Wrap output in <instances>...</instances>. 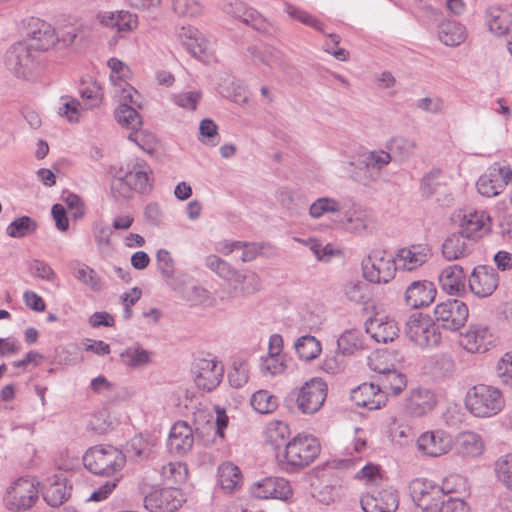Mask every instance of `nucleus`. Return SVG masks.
Returning <instances> with one entry per match:
<instances>
[{
    "mask_svg": "<svg viewBox=\"0 0 512 512\" xmlns=\"http://www.w3.org/2000/svg\"><path fill=\"white\" fill-rule=\"evenodd\" d=\"M327 397V384L318 377L305 382L300 388L292 390L285 399L286 406L292 412L312 415L323 406Z\"/></svg>",
    "mask_w": 512,
    "mask_h": 512,
    "instance_id": "1",
    "label": "nucleus"
},
{
    "mask_svg": "<svg viewBox=\"0 0 512 512\" xmlns=\"http://www.w3.org/2000/svg\"><path fill=\"white\" fill-rule=\"evenodd\" d=\"M465 405L469 412L479 418H489L502 411L505 400L500 389L479 384L470 388L465 397Z\"/></svg>",
    "mask_w": 512,
    "mask_h": 512,
    "instance_id": "2",
    "label": "nucleus"
},
{
    "mask_svg": "<svg viewBox=\"0 0 512 512\" xmlns=\"http://www.w3.org/2000/svg\"><path fill=\"white\" fill-rule=\"evenodd\" d=\"M83 463L93 474L112 476L123 469L126 456L114 446L96 445L85 452Z\"/></svg>",
    "mask_w": 512,
    "mask_h": 512,
    "instance_id": "3",
    "label": "nucleus"
},
{
    "mask_svg": "<svg viewBox=\"0 0 512 512\" xmlns=\"http://www.w3.org/2000/svg\"><path fill=\"white\" fill-rule=\"evenodd\" d=\"M321 450L319 441L309 434H298L285 445L281 464L288 471H294L310 465Z\"/></svg>",
    "mask_w": 512,
    "mask_h": 512,
    "instance_id": "4",
    "label": "nucleus"
},
{
    "mask_svg": "<svg viewBox=\"0 0 512 512\" xmlns=\"http://www.w3.org/2000/svg\"><path fill=\"white\" fill-rule=\"evenodd\" d=\"M40 483L34 477L24 476L12 480L3 496L5 508L11 512L31 509L39 499Z\"/></svg>",
    "mask_w": 512,
    "mask_h": 512,
    "instance_id": "5",
    "label": "nucleus"
},
{
    "mask_svg": "<svg viewBox=\"0 0 512 512\" xmlns=\"http://www.w3.org/2000/svg\"><path fill=\"white\" fill-rule=\"evenodd\" d=\"M4 65L16 78L30 80L39 67L38 55L28 41H18L6 51Z\"/></svg>",
    "mask_w": 512,
    "mask_h": 512,
    "instance_id": "6",
    "label": "nucleus"
},
{
    "mask_svg": "<svg viewBox=\"0 0 512 512\" xmlns=\"http://www.w3.org/2000/svg\"><path fill=\"white\" fill-rule=\"evenodd\" d=\"M113 182L112 187L123 197H130L133 191L146 193L152 187V170L143 160L128 163L125 170Z\"/></svg>",
    "mask_w": 512,
    "mask_h": 512,
    "instance_id": "7",
    "label": "nucleus"
},
{
    "mask_svg": "<svg viewBox=\"0 0 512 512\" xmlns=\"http://www.w3.org/2000/svg\"><path fill=\"white\" fill-rule=\"evenodd\" d=\"M405 334L410 341L421 348L436 346L441 340V333L428 315L412 314L406 322Z\"/></svg>",
    "mask_w": 512,
    "mask_h": 512,
    "instance_id": "8",
    "label": "nucleus"
},
{
    "mask_svg": "<svg viewBox=\"0 0 512 512\" xmlns=\"http://www.w3.org/2000/svg\"><path fill=\"white\" fill-rule=\"evenodd\" d=\"M224 366L215 357L198 358L192 366V376L198 389L211 392L222 381Z\"/></svg>",
    "mask_w": 512,
    "mask_h": 512,
    "instance_id": "9",
    "label": "nucleus"
},
{
    "mask_svg": "<svg viewBox=\"0 0 512 512\" xmlns=\"http://www.w3.org/2000/svg\"><path fill=\"white\" fill-rule=\"evenodd\" d=\"M409 493L415 505L425 512H437L439 505L443 504V490L426 479L412 480Z\"/></svg>",
    "mask_w": 512,
    "mask_h": 512,
    "instance_id": "10",
    "label": "nucleus"
},
{
    "mask_svg": "<svg viewBox=\"0 0 512 512\" xmlns=\"http://www.w3.org/2000/svg\"><path fill=\"white\" fill-rule=\"evenodd\" d=\"M362 269L367 281L379 284L393 279L397 267L394 257L375 251L362 261Z\"/></svg>",
    "mask_w": 512,
    "mask_h": 512,
    "instance_id": "11",
    "label": "nucleus"
},
{
    "mask_svg": "<svg viewBox=\"0 0 512 512\" xmlns=\"http://www.w3.org/2000/svg\"><path fill=\"white\" fill-rule=\"evenodd\" d=\"M27 40L34 52H45L60 43L56 29L47 21L32 17L27 22Z\"/></svg>",
    "mask_w": 512,
    "mask_h": 512,
    "instance_id": "12",
    "label": "nucleus"
},
{
    "mask_svg": "<svg viewBox=\"0 0 512 512\" xmlns=\"http://www.w3.org/2000/svg\"><path fill=\"white\" fill-rule=\"evenodd\" d=\"M110 69L109 79L113 86V93L118 100L130 101L136 103L135 97L138 92L130 85L132 77L131 70L127 64L118 58L112 57L107 61Z\"/></svg>",
    "mask_w": 512,
    "mask_h": 512,
    "instance_id": "13",
    "label": "nucleus"
},
{
    "mask_svg": "<svg viewBox=\"0 0 512 512\" xmlns=\"http://www.w3.org/2000/svg\"><path fill=\"white\" fill-rule=\"evenodd\" d=\"M184 502L182 491L173 487L153 488L144 497V507L150 512H175Z\"/></svg>",
    "mask_w": 512,
    "mask_h": 512,
    "instance_id": "14",
    "label": "nucleus"
},
{
    "mask_svg": "<svg viewBox=\"0 0 512 512\" xmlns=\"http://www.w3.org/2000/svg\"><path fill=\"white\" fill-rule=\"evenodd\" d=\"M469 316L467 305L458 299H449L434 309L435 320L444 329L457 331L464 326Z\"/></svg>",
    "mask_w": 512,
    "mask_h": 512,
    "instance_id": "15",
    "label": "nucleus"
},
{
    "mask_svg": "<svg viewBox=\"0 0 512 512\" xmlns=\"http://www.w3.org/2000/svg\"><path fill=\"white\" fill-rule=\"evenodd\" d=\"M96 20L101 26L114 31L119 38H126L139 24L138 16L128 10L100 11Z\"/></svg>",
    "mask_w": 512,
    "mask_h": 512,
    "instance_id": "16",
    "label": "nucleus"
},
{
    "mask_svg": "<svg viewBox=\"0 0 512 512\" xmlns=\"http://www.w3.org/2000/svg\"><path fill=\"white\" fill-rule=\"evenodd\" d=\"M283 338L280 334H272L268 342V353L262 356L259 372L263 377H275L286 370L285 356L283 355Z\"/></svg>",
    "mask_w": 512,
    "mask_h": 512,
    "instance_id": "17",
    "label": "nucleus"
},
{
    "mask_svg": "<svg viewBox=\"0 0 512 512\" xmlns=\"http://www.w3.org/2000/svg\"><path fill=\"white\" fill-rule=\"evenodd\" d=\"M499 274L489 265H478L472 270L468 284L470 291L478 298L491 296L499 286Z\"/></svg>",
    "mask_w": 512,
    "mask_h": 512,
    "instance_id": "18",
    "label": "nucleus"
},
{
    "mask_svg": "<svg viewBox=\"0 0 512 512\" xmlns=\"http://www.w3.org/2000/svg\"><path fill=\"white\" fill-rule=\"evenodd\" d=\"M511 181L512 170L496 164L478 179L476 187L481 195L493 197L500 194Z\"/></svg>",
    "mask_w": 512,
    "mask_h": 512,
    "instance_id": "19",
    "label": "nucleus"
},
{
    "mask_svg": "<svg viewBox=\"0 0 512 512\" xmlns=\"http://www.w3.org/2000/svg\"><path fill=\"white\" fill-rule=\"evenodd\" d=\"M496 338L490 329L482 324H472L461 336V345L470 353H485L495 346Z\"/></svg>",
    "mask_w": 512,
    "mask_h": 512,
    "instance_id": "20",
    "label": "nucleus"
},
{
    "mask_svg": "<svg viewBox=\"0 0 512 512\" xmlns=\"http://www.w3.org/2000/svg\"><path fill=\"white\" fill-rule=\"evenodd\" d=\"M194 445V430L188 422L176 421L169 432L167 447L173 454L184 456L188 454Z\"/></svg>",
    "mask_w": 512,
    "mask_h": 512,
    "instance_id": "21",
    "label": "nucleus"
},
{
    "mask_svg": "<svg viewBox=\"0 0 512 512\" xmlns=\"http://www.w3.org/2000/svg\"><path fill=\"white\" fill-rule=\"evenodd\" d=\"M431 250L426 244H414L398 250L394 257L397 269L412 271L426 263Z\"/></svg>",
    "mask_w": 512,
    "mask_h": 512,
    "instance_id": "22",
    "label": "nucleus"
},
{
    "mask_svg": "<svg viewBox=\"0 0 512 512\" xmlns=\"http://www.w3.org/2000/svg\"><path fill=\"white\" fill-rule=\"evenodd\" d=\"M417 446L424 454L437 457L451 449L452 438L443 430L427 431L420 435Z\"/></svg>",
    "mask_w": 512,
    "mask_h": 512,
    "instance_id": "23",
    "label": "nucleus"
},
{
    "mask_svg": "<svg viewBox=\"0 0 512 512\" xmlns=\"http://www.w3.org/2000/svg\"><path fill=\"white\" fill-rule=\"evenodd\" d=\"M435 285L427 280L411 282L405 291V303L411 308L418 309L430 305L436 296Z\"/></svg>",
    "mask_w": 512,
    "mask_h": 512,
    "instance_id": "24",
    "label": "nucleus"
},
{
    "mask_svg": "<svg viewBox=\"0 0 512 512\" xmlns=\"http://www.w3.org/2000/svg\"><path fill=\"white\" fill-rule=\"evenodd\" d=\"M351 399L357 406L368 410L379 409L386 403L385 394L375 380L371 383H362L353 389Z\"/></svg>",
    "mask_w": 512,
    "mask_h": 512,
    "instance_id": "25",
    "label": "nucleus"
},
{
    "mask_svg": "<svg viewBox=\"0 0 512 512\" xmlns=\"http://www.w3.org/2000/svg\"><path fill=\"white\" fill-rule=\"evenodd\" d=\"M398 495L392 489H383L366 495L361 500L365 512H395L398 508Z\"/></svg>",
    "mask_w": 512,
    "mask_h": 512,
    "instance_id": "26",
    "label": "nucleus"
},
{
    "mask_svg": "<svg viewBox=\"0 0 512 512\" xmlns=\"http://www.w3.org/2000/svg\"><path fill=\"white\" fill-rule=\"evenodd\" d=\"M436 397L433 391L427 388H416L410 391L405 400V409L412 416L420 417L433 410Z\"/></svg>",
    "mask_w": 512,
    "mask_h": 512,
    "instance_id": "27",
    "label": "nucleus"
},
{
    "mask_svg": "<svg viewBox=\"0 0 512 512\" xmlns=\"http://www.w3.org/2000/svg\"><path fill=\"white\" fill-rule=\"evenodd\" d=\"M292 488L284 478L266 477L258 481V498L286 501L292 497Z\"/></svg>",
    "mask_w": 512,
    "mask_h": 512,
    "instance_id": "28",
    "label": "nucleus"
},
{
    "mask_svg": "<svg viewBox=\"0 0 512 512\" xmlns=\"http://www.w3.org/2000/svg\"><path fill=\"white\" fill-rule=\"evenodd\" d=\"M71 493V486L62 475H55L49 478L45 484L43 497L46 503L52 507L62 505L68 500Z\"/></svg>",
    "mask_w": 512,
    "mask_h": 512,
    "instance_id": "29",
    "label": "nucleus"
},
{
    "mask_svg": "<svg viewBox=\"0 0 512 512\" xmlns=\"http://www.w3.org/2000/svg\"><path fill=\"white\" fill-rule=\"evenodd\" d=\"M489 216L483 211H474L465 214L461 220V233L475 241L489 230Z\"/></svg>",
    "mask_w": 512,
    "mask_h": 512,
    "instance_id": "30",
    "label": "nucleus"
},
{
    "mask_svg": "<svg viewBox=\"0 0 512 512\" xmlns=\"http://www.w3.org/2000/svg\"><path fill=\"white\" fill-rule=\"evenodd\" d=\"M455 450L462 457L476 458L483 454L484 441L474 431H463L456 437Z\"/></svg>",
    "mask_w": 512,
    "mask_h": 512,
    "instance_id": "31",
    "label": "nucleus"
},
{
    "mask_svg": "<svg viewBox=\"0 0 512 512\" xmlns=\"http://www.w3.org/2000/svg\"><path fill=\"white\" fill-rule=\"evenodd\" d=\"M473 242L461 232L451 234L442 245L443 256L449 261L465 257L471 253Z\"/></svg>",
    "mask_w": 512,
    "mask_h": 512,
    "instance_id": "32",
    "label": "nucleus"
},
{
    "mask_svg": "<svg viewBox=\"0 0 512 512\" xmlns=\"http://www.w3.org/2000/svg\"><path fill=\"white\" fill-rule=\"evenodd\" d=\"M218 484L226 493H233L241 488L243 475L238 466L232 462H224L217 469Z\"/></svg>",
    "mask_w": 512,
    "mask_h": 512,
    "instance_id": "33",
    "label": "nucleus"
},
{
    "mask_svg": "<svg viewBox=\"0 0 512 512\" xmlns=\"http://www.w3.org/2000/svg\"><path fill=\"white\" fill-rule=\"evenodd\" d=\"M464 280V270L457 264L444 268L439 276L442 289L450 295H458L464 291Z\"/></svg>",
    "mask_w": 512,
    "mask_h": 512,
    "instance_id": "34",
    "label": "nucleus"
},
{
    "mask_svg": "<svg viewBox=\"0 0 512 512\" xmlns=\"http://www.w3.org/2000/svg\"><path fill=\"white\" fill-rule=\"evenodd\" d=\"M367 333L377 342H392L397 336L399 329L396 322L389 318H376L371 320L366 327Z\"/></svg>",
    "mask_w": 512,
    "mask_h": 512,
    "instance_id": "35",
    "label": "nucleus"
},
{
    "mask_svg": "<svg viewBox=\"0 0 512 512\" xmlns=\"http://www.w3.org/2000/svg\"><path fill=\"white\" fill-rule=\"evenodd\" d=\"M175 37L180 44L193 56H199L204 51V39L197 28L181 26L176 28Z\"/></svg>",
    "mask_w": 512,
    "mask_h": 512,
    "instance_id": "36",
    "label": "nucleus"
},
{
    "mask_svg": "<svg viewBox=\"0 0 512 512\" xmlns=\"http://www.w3.org/2000/svg\"><path fill=\"white\" fill-rule=\"evenodd\" d=\"M374 378L378 387L385 394V398L389 393L395 396L400 394L407 385L406 376L395 368L387 370L383 375H376Z\"/></svg>",
    "mask_w": 512,
    "mask_h": 512,
    "instance_id": "37",
    "label": "nucleus"
},
{
    "mask_svg": "<svg viewBox=\"0 0 512 512\" xmlns=\"http://www.w3.org/2000/svg\"><path fill=\"white\" fill-rule=\"evenodd\" d=\"M486 23L492 33L502 36L509 31L512 15L498 6H491L486 10Z\"/></svg>",
    "mask_w": 512,
    "mask_h": 512,
    "instance_id": "38",
    "label": "nucleus"
},
{
    "mask_svg": "<svg viewBox=\"0 0 512 512\" xmlns=\"http://www.w3.org/2000/svg\"><path fill=\"white\" fill-rule=\"evenodd\" d=\"M289 435V426L280 420L269 422L263 431L265 444L270 445L275 451L283 445H286Z\"/></svg>",
    "mask_w": 512,
    "mask_h": 512,
    "instance_id": "39",
    "label": "nucleus"
},
{
    "mask_svg": "<svg viewBox=\"0 0 512 512\" xmlns=\"http://www.w3.org/2000/svg\"><path fill=\"white\" fill-rule=\"evenodd\" d=\"M137 98L138 97H135L136 103H133V105L140 107ZM118 101L120 102V105L115 111V118L117 122L130 130H136L138 128H141V116L139 115L137 110L131 106L132 102L125 100Z\"/></svg>",
    "mask_w": 512,
    "mask_h": 512,
    "instance_id": "40",
    "label": "nucleus"
},
{
    "mask_svg": "<svg viewBox=\"0 0 512 512\" xmlns=\"http://www.w3.org/2000/svg\"><path fill=\"white\" fill-rule=\"evenodd\" d=\"M79 94L85 110L99 107L103 100V90L95 80H82Z\"/></svg>",
    "mask_w": 512,
    "mask_h": 512,
    "instance_id": "41",
    "label": "nucleus"
},
{
    "mask_svg": "<svg viewBox=\"0 0 512 512\" xmlns=\"http://www.w3.org/2000/svg\"><path fill=\"white\" fill-rule=\"evenodd\" d=\"M119 356L125 366L135 369L148 365L153 353L135 344L124 349Z\"/></svg>",
    "mask_w": 512,
    "mask_h": 512,
    "instance_id": "42",
    "label": "nucleus"
},
{
    "mask_svg": "<svg viewBox=\"0 0 512 512\" xmlns=\"http://www.w3.org/2000/svg\"><path fill=\"white\" fill-rule=\"evenodd\" d=\"M438 37L446 46H458L465 40V27L454 21L442 22L439 25Z\"/></svg>",
    "mask_w": 512,
    "mask_h": 512,
    "instance_id": "43",
    "label": "nucleus"
},
{
    "mask_svg": "<svg viewBox=\"0 0 512 512\" xmlns=\"http://www.w3.org/2000/svg\"><path fill=\"white\" fill-rule=\"evenodd\" d=\"M417 147L418 145L415 140L405 137H395L390 140L387 146L393 160L400 163L410 159L414 155Z\"/></svg>",
    "mask_w": 512,
    "mask_h": 512,
    "instance_id": "44",
    "label": "nucleus"
},
{
    "mask_svg": "<svg viewBox=\"0 0 512 512\" xmlns=\"http://www.w3.org/2000/svg\"><path fill=\"white\" fill-rule=\"evenodd\" d=\"M206 266L216 273L220 278L228 282H241L242 276L232 266L218 257L217 255H209L205 260Z\"/></svg>",
    "mask_w": 512,
    "mask_h": 512,
    "instance_id": "45",
    "label": "nucleus"
},
{
    "mask_svg": "<svg viewBox=\"0 0 512 512\" xmlns=\"http://www.w3.org/2000/svg\"><path fill=\"white\" fill-rule=\"evenodd\" d=\"M74 277L93 292H100L103 289V281L97 272L84 263H78L73 270Z\"/></svg>",
    "mask_w": 512,
    "mask_h": 512,
    "instance_id": "46",
    "label": "nucleus"
},
{
    "mask_svg": "<svg viewBox=\"0 0 512 512\" xmlns=\"http://www.w3.org/2000/svg\"><path fill=\"white\" fill-rule=\"evenodd\" d=\"M294 347L300 359L305 361H312L321 353L320 341L311 335L298 338Z\"/></svg>",
    "mask_w": 512,
    "mask_h": 512,
    "instance_id": "47",
    "label": "nucleus"
},
{
    "mask_svg": "<svg viewBox=\"0 0 512 512\" xmlns=\"http://www.w3.org/2000/svg\"><path fill=\"white\" fill-rule=\"evenodd\" d=\"M445 186V177L440 169H432L421 180L420 191L423 197L430 198L441 192Z\"/></svg>",
    "mask_w": 512,
    "mask_h": 512,
    "instance_id": "48",
    "label": "nucleus"
},
{
    "mask_svg": "<svg viewBox=\"0 0 512 512\" xmlns=\"http://www.w3.org/2000/svg\"><path fill=\"white\" fill-rule=\"evenodd\" d=\"M83 110L84 106L77 99L68 95L60 98L59 114L69 122H78Z\"/></svg>",
    "mask_w": 512,
    "mask_h": 512,
    "instance_id": "49",
    "label": "nucleus"
},
{
    "mask_svg": "<svg viewBox=\"0 0 512 512\" xmlns=\"http://www.w3.org/2000/svg\"><path fill=\"white\" fill-rule=\"evenodd\" d=\"M162 480L168 484H178L186 480L188 470L181 462H169L161 468Z\"/></svg>",
    "mask_w": 512,
    "mask_h": 512,
    "instance_id": "50",
    "label": "nucleus"
},
{
    "mask_svg": "<svg viewBox=\"0 0 512 512\" xmlns=\"http://www.w3.org/2000/svg\"><path fill=\"white\" fill-rule=\"evenodd\" d=\"M37 229L36 222L28 217L22 216L12 221L6 228V233L12 238H22Z\"/></svg>",
    "mask_w": 512,
    "mask_h": 512,
    "instance_id": "51",
    "label": "nucleus"
},
{
    "mask_svg": "<svg viewBox=\"0 0 512 512\" xmlns=\"http://www.w3.org/2000/svg\"><path fill=\"white\" fill-rule=\"evenodd\" d=\"M494 472L497 480L512 490V454L499 457L494 463Z\"/></svg>",
    "mask_w": 512,
    "mask_h": 512,
    "instance_id": "52",
    "label": "nucleus"
},
{
    "mask_svg": "<svg viewBox=\"0 0 512 512\" xmlns=\"http://www.w3.org/2000/svg\"><path fill=\"white\" fill-rule=\"evenodd\" d=\"M285 12L293 19L298 20L304 25L314 28L319 32H324L323 23L309 12L292 4L285 5Z\"/></svg>",
    "mask_w": 512,
    "mask_h": 512,
    "instance_id": "53",
    "label": "nucleus"
},
{
    "mask_svg": "<svg viewBox=\"0 0 512 512\" xmlns=\"http://www.w3.org/2000/svg\"><path fill=\"white\" fill-rule=\"evenodd\" d=\"M172 11L181 17H196L202 13L198 0H170Z\"/></svg>",
    "mask_w": 512,
    "mask_h": 512,
    "instance_id": "54",
    "label": "nucleus"
},
{
    "mask_svg": "<svg viewBox=\"0 0 512 512\" xmlns=\"http://www.w3.org/2000/svg\"><path fill=\"white\" fill-rule=\"evenodd\" d=\"M341 210L337 200L328 197L318 198L310 205L309 214L312 218H320L325 213H335Z\"/></svg>",
    "mask_w": 512,
    "mask_h": 512,
    "instance_id": "55",
    "label": "nucleus"
},
{
    "mask_svg": "<svg viewBox=\"0 0 512 512\" xmlns=\"http://www.w3.org/2000/svg\"><path fill=\"white\" fill-rule=\"evenodd\" d=\"M28 269L34 277L47 281L54 282L57 274L54 269L47 262L39 259H33L28 263Z\"/></svg>",
    "mask_w": 512,
    "mask_h": 512,
    "instance_id": "56",
    "label": "nucleus"
},
{
    "mask_svg": "<svg viewBox=\"0 0 512 512\" xmlns=\"http://www.w3.org/2000/svg\"><path fill=\"white\" fill-rule=\"evenodd\" d=\"M338 350L343 354H352L361 347L359 332L356 330L345 331L337 340Z\"/></svg>",
    "mask_w": 512,
    "mask_h": 512,
    "instance_id": "57",
    "label": "nucleus"
},
{
    "mask_svg": "<svg viewBox=\"0 0 512 512\" xmlns=\"http://www.w3.org/2000/svg\"><path fill=\"white\" fill-rule=\"evenodd\" d=\"M157 268L162 276L168 281L173 279L175 274V264L168 250L160 249L156 254Z\"/></svg>",
    "mask_w": 512,
    "mask_h": 512,
    "instance_id": "58",
    "label": "nucleus"
},
{
    "mask_svg": "<svg viewBox=\"0 0 512 512\" xmlns=\"http://www.w3.org/2000/svg\"><path fill=\"white\" fill-rule=\"evenodd\" d=\"M231 7L232 10L229 12L235 19L239 20L244 25L255 29V16L253 8L247 7L243 1H235Z\"/></svg>",
    "mask_w": 512,
    "mask_h": 512,
    "instance_id": "59",
    "label": "nucleus"
},
{
    "mask_svg": "<svg viewBox=\"0 0 512 512\" xmlns=\"http://www.w3.org/2000/svg\"><path fill=\"white\" fill-rule=\"evenodd\" d=\"M128 139L148 153L153 152L155 149L156 139L154 135L140 128L132 130L128 135Z\"/></svg>",
    "mask_w": 512,
    "mask_h": 512,
    "instance_id": "60",
    "label": "nucleus"
},
{
    "mask_svg": "<svg viewBox=\"0 0 512 512\" xmlns=\"http://www.w3.org/2000/svg\"><path fill=\"white\" fill-rule=\"evenodd\" d=\"M201 97L202 94L200 91H185L174 95L173 101L177 106L183 109L194 111Z\"/></svg>",
    "mask_w": 512,
    "mask_h": 512,
    "instance_id": "61",
    "label": "nucleus"
},
{
    "mask_svg": "<svg viewBox=\"0 0 512 512\" xmlns=\"http://www.w3.org/2000/svg\"><path fill=\"white\" fill-rule=\"evenodd\" d=\"M367 285L361 281H349L344 285L346 298L355 303H361L366 299Z\"/></svg>",
    "mask_w": 512,
    "mask_h": 512,
    "instance_id": "62",
    "label": "nucleus"
},
{
    "mask_svg": "<svg viewBox=\"0 0 512 512\" xmlns=\"http://www.w3.org/2000/svg\"><path fill=\"white\" fill-rule=\"evenodd\" d=\"M248 367L246 363L233 364L228 373V380L231 386L241 388L248 382Z\"/></svg>",
    "mask_w": 512,
    "mask_h": 512,
    "instance_id": "63",
    "label": "nucleus"
},
{
    "mask_svg": "<svg viewBox=\"0 0 512 512\" xmlns=\"http://www.w3.org/2000/svg\"><path fill=\"white\" fill-rule=\"evenodd\" d=\"M496 371L497 376L504 384L512 386V351L507 352L499 360Z\"/></svg>",
    "mask_w": 512,
    "mask_h": 512,
    "instance_id": "64",
    "label": "nucleus"
}]
</instances>
